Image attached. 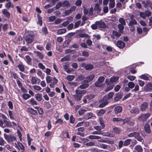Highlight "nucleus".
<instances>
[{
  "label": "nucleus",
  "mask_w": 152,
  "mask_h": 152,
  "mask_svg": "<svg viewBox=\"0 0 152 152\" xmlns=\"http://www.w3.org/2000/svg\"><path fill=\"white\" fill-rule=\"evenodd\" d=\"M119 77H111L110 80L108 79H106L105 81V83L107 85H110L105 89L106 92H107L112 89L114 86V85L112 84L113 83L117 82L119 79Z\"/></svg>",
  "instance_id": "1"
},
{
  "label": "nucleus",
  "mask_w": 152,
  "mask_h": 152,
  "mask_svg": "<svg viewBox=\"0 0 152 152\" xmlns=\"http://www.w3.org/2000/svg\"><path fill=\"white\" fill-rule=\"evenodd\" d=\"M86 92L85 90H77L75 91V94L73 95V97L76 100L79 101L82 97V94L85 93Z\"/></svg>",
  "instance_id": "2"
},
{
  "label": "nucleus",
  "mask_w": 152,
  "mask_h": 152,
  "mask_svg": "<svg viewBox=\"0 0 152 152\" xmlns=\"http://www.w3.org/2000/svg\"><path fill=\"white\" fill-rule=\"evenodd\" d=\"M4 137L5 139L8 142H12L16 140V137L13 135H7L4 134Z\"/></svg>",
  "instance_id": "3"
},
{
  "label": "nucleus",
  "mask_w": 152,
  "mask_h": 152,
  "mask_svg": "<svg viewBox=\"0 0 152 152\" xmlns=\"http://www.w3.org/2000/svg\"><path fill=\"white\" fill-rule=\"evenodd\" d=\"M150 114L149 113H146L140 115L138 118V119L139 121H145L149 117Z\"/></svg>",
  "instance_id": "4"
},
{
  "label": "nucleus",
  "mask_w": 152,
  "mask_h": 152,
  "mask_svg": "<svg viewBox=\"0 0 152 152\" xmlns=\"http://www.w3.org/2000/svg\"><path fill=\"white\" fill-rule=\"evenodd\" d=\"M34 35H28L26 37V41L28 43H31L34 40Z\"/></svg>",
  "instance_id": "5"
},
{
  "label": "nucleus",
  "mask_w": 152,
  "mask_h": 152,
  "mask_svg": "<svg viewBox=\"0 0 152 152\" xmlns=\"http://www.w3.org/2000/svg\"><path fill=\"white\" fill-rule=\"evenodd\" d=\"M107 101L104 100V98L103 99H101L99 102L101 104L99 105V107L100 108H102L105 106L107 104L108 102Z\"/></svg>",
  "instance_id": "6"
},
{
  "label": "nucleus",
  "mask_w": 152,
  "mask_h": 152,
  "mask_svg": "<svg viewBox=\"0 0 152 152\" xmlns=\"http://www.w3.org/2000/svg\"><path fill=\"white\" fill-rule=\"evenodd\" d=\"M148 104L146 102H144L141 104L140 107V110L142 111H145L147 109Z\"/></svg>",
  "instance_id": "7"
},
{
  "label": "nucleus",
  "mask_w": 152,
  "mask_h": 152,
  "mask_svg": "<svg viewBox=\"0 0 152 152\" xmlns=\"http://www.w3.org/2000/svg\"><path fill=\"white\" fill-rule=\"evenodd\" d=\"M96 24L99 28H104L106 27L105 23L102 21H96Z\"/></svg>",
  "instance_id": "8"
},
{
  "label": "nucleus",
  "mask_w": 152,
  "mask_h": 152,
  "mask_svg": "<svg viewBox=\"0 0 152 152\" xmlns=\"http://www.w3.org/2000/svg\"><path fill=\"white\" fill-rule=\"evenodd\" d=\"M114 93L112 92H110L107 95H105L104 97V100L108 101L113 98Z\"/></svg>",
  "instance_id": "9"
},
{
  "label": "nucleus",
  "mask_w": 152,
  "mask_h": 152,
  "mask_svg": "<svg viewBox=\"0 0 152 152\" xmlns=\"http://www.w3.org/2000/svg\"><path fill=\"white\" fill-rule=\"evenodd\" d=\"M15 147L18 149L20 150L21 149L22 150H24V147L23 144L19 142H18L17 143H15Z\"/></svg>",
  "instance_id": "10"
},
{
  "label": "nucleus",
  "mask_w": 152,
  "mask_h": 152,
  "mask_svg": "<svg viewBox=\"0 0 152 152\" xmlns=\"http://www.w3.org/2000/svg\"><path fill=\"white\" fill-rule=\"evenodd\" d=\"M145 90L148 91H152V84L148 83L146 84L145 86Z\"/></svg>",
  "instance_id": "11"
},
{
  "label": "nucleus",
  "mask_w": 152,
  "mask_h": 152,
  "mask_svg": "<svg viewBox=\"0 0 152 152\" xmlns=\"http://www.w3.org/2000/svg\"><path fill=\"white\" fill-rule=\"evenodd\" d=\"M34 53L37 54V56L39 59H42L44 58L43 55L40 52L38 51H34Z\"/></svg>",
  "instance_id": "12"
},
{
  "label": "nucleus",
  "mask_w": 152,
  "mask_h": 152,
  "mask_svg": "<svg viewBox=\"0 0 152 152\" xmlns=\"http://www.w3.org/2000/svg\"><path fill=\"white\" fill-rule=\"evenodd\" d=\"M144 130L147 133L149 134L151 132L150 126L148 124H146L144 126Z\"/></svg>",
  "instance_id": "13"
},
{
  "label": "nucleus",
  "mask_w": 152,
  "mask_h": 152,
  "mask_svg": "<svg viewBox=\"0 0 152 152\" xmlns=\"http://www.w3.org/2000/svg\"><path fill=\"white\" fill-rule=\"evenodd\" d=\"M2 14L7 18H9L10 16V14L9 12L6 9L2 10Z\"/></svg>",
  "instance_id": "14"
},
{
  "label": "nucleus",
  "mask_w": 152,
  "mask_h": 152,
  "mask_svg": "<svg viewBox=\"0 0 152 152\" xmlns=\"http://www.w3.org/2000/svg\"><path fill=\"white\" fill-rule=\"evenodd\" d=\"M118 47L120 48H122L125 46V44L121 41H118L117 43Z\"/></svg>",
  "instance_id": "15"
},
{
  "label": "nucleus",
  "mask_w": 152,
  "mask_h": 152,
  "mask_svg": "<svg viewBox=\"0 0 152 152\" xmlns=\"http://www.w3.org/2000/svg\"><path fill=\"white\" fill-rule=\"evenodd\" d=\"M94 77V75H91L89 76H88L86 78V80H85L87 83L90 82L93 80Z\"/></svg>",
  "instance_id": "16"
},
{
  "label": "nucleus",
  "mask_w": 152,
  "mask_h": 152,
  "mask_svg": "<svg viewBox=\"0 0 152 152\" xmlns=\"http://www.w3.org/2000/svg\"><path fill=\"white\" fill-rule=\"evenodd\" d=\"M114 110L115 113H119L122 111V108L121 106H118L115 107Z\"/></svg>",
  "instance_id": "17"
},
{
  "label": "nucleus",
  "mask_w": 152,
  "mask_h": 152,
  "mask_svg": "<svg viewBox=\"0 0 152 152\" xmlns=\"http://www.w3.org/2000/svg\"><path fill=\"white\" fill-rule=\"evenodd\" d=\"M52 80L53 82L50 84V86L51 87L54 88V85L57 83L58 80L55 77H54L53 78Z\"/></svg>",
  "instance_id": "18"
},
{
  "label": "nucleus",
  "mask_w": 152,
  "mask_h": 152,
  "mask_svg": "<svg viewBox=\"0 0 152 152\" xmlns=\"http://www.w3.org/2000/svg\"><path fill=\"white\" fill-rule=\"evenodd\" d=\"M134 150L138 152H142L143 149L141 146L139 145H137L134 148Z\"/></svg>",
  "instance_id": "19"
},
{
  "label": "nucleus",
  "mask_w": 152,
  "mask_h": 152,
  "mask_svg": "<svg viewBox=\"0 0 152 152\" xmlns=\"http://www.w3.org/2000/svg\"><path fill=\"white\" fill-rule=\"evenodd\" d=\"M37 75L42 80L44 78V74L40 70H38L37 72Z\"/></svg>",
  "instance_id": "20"
},
{
  "label": "nucleus",
  "mask_w": 152,
  "mask_h": 152,
  "mask_svg": "<svg viewBox=\"0 0 152 152\" xmlns=\"http://www.w3.org/2000/svg\"><path fill=\"white\" fill-rule=\"evenodd\" d=\"M88 138L91 140H98L101 138V137L98 136L90 135L88 137Z\"/></svg>",
  "instance_id": "21"
},
{
  "label": "nucleus",
  "mask_w": 152,
  "mask_h": 152,
  "mask_svg": "<svg viewBox=\"0 0 152 152\" xmlns=\"http://www.w3.org/2000/svg\"><path fill=\"white\" fill-rule=\"evenodd\" d=\"M122 95L120 94L117 93L116 94L115 96V101L117 102L120 100L122 98Z\"/></svg>",
  "instance_id": "22"
},
{
  "label": "nucleus",
  "mask_w": 152,
  "mask_h": 152,
  "mask_svg": "<svg viewBox=\"0 0 152 152\" xmlns=\"http://www.w3.org/2000/svg\"><path fill=\"white\" fill-rule=\"evenodd\" d=\"M63 67L65 71L68 74H70L72 71V69H70L69 67L66 65H64Z\"/></svg>",
  "instance_id": "23"
},
{
  "label": "nucleus",
  "mask_w": 152,
  "mask_h": 152,
  "mask_svg": "<svg viewBox=\"0 0 152 152\" xmlns=\"http://www.w3.org/2000/svg\"><path fill=\"white\" fill-rule=\"evenodd\" d=\"M130 112L132 113H138L139 112V110L136 107H133L130 111Z\"/></svg>",
  "instance_id": "24"
},
{
  "label": "nucleus",
  "mask_w": 152,
  "mask_h": 152,
  "mask_svg": "<svg viewBox=\"0 0 152 152\" xmlns=\"http://www.w3.org/2000/svg\"><path fill=\"white\" fill-rule=\"evenodd\" d=\"M94 116V115L92 113H88L84 116V118L86 119H89Z\"/></svg>",
  "instance_id": "25"
},
{
  "label": "nucleus",
  "mask_w": 152,
  "mask_h": 152,
  "mask_svg": "<svg viewBox=\"0 0 152 152\" xmlns=\"http://www.w3.org/2000/svg\"><path fill=\"white\" fill-rule=\"evenodd\" d=\"M85 81V80L83 81L82 82V84L80 85L79 87L81 89H85L87 88L89 86V84L87 83H84V82Z\"/></svg>",
  "instance_id": "26"
},
{
  "label": "nucleus",
  "mask_w": 152,
  "mask_h": 152,
  "mask_svg": "<svg viewBox=\"0 0 152 152\" xmlns=\"http://www.w3.org/2000/svg\"><path fill=\"white\" fill-rule=\"evenodd\" d=\"M35 98L38 101H40L42 99V94L40 93H37L35 95Z\"/></svg>",
  "instance_id": "27"
},
{
  "label": "nucleus",
  "mask_w": 152,
  "mask_h": 152,
  "mask_svg": "<svg viewBox=\"0 0 152 152\" xmlns=\"http://www.w3.org/2000/svg\"><path fill=\"white\" fill-rule=\"evenodd\" d=\"M5 6L6 8L8 9H9L11 7L12 8L14 7V6L12 4L11 2L9 1L7 3H6Z\"/></svg>",
  "instance_id": "28"
},
{
  "label": "nucleus",
  "mask_w": 152,
  "mask_h": 152,
  "mask_svg": "<svg viewBox=\"0 0 152 152\" xmlns=\"http://www.w3.org/2000/svg\"><path fill=\"white\" fill-rule=\"evenodd\" d=\"M115 5V0H110V3L109 4V8H113Z\"/></svg>",
  "instance_id": "29"
},
{
  "label": "nucleus",
  "mask_w": 152,
  "mask_h": 152,
  "mask_svg": "<svg viewBox=\"0 0 152 152\" xmlns=\"http://www.w3.org/2000/svg\"><path fill=\"white\" fill-rule=\"evenodd\" d=\"M113 121H121L124 124L125 123V119L122 120L121 118H115L113 119Z\"/></svg>",
  "instance_id": "30"
},
{
  "label": "nucleus",
  "mask_w": 152,
  "mask_h": 152,
  "mask_svg": "<svg viewBox=\"0 0 152 152\" xmlns=\"http://www.w3.org/2000/svg\"><path fill=\"white\" fill-rule=\"evenodd\" d=\"M79 37L81 38H89L90 36L87 34L85 33H80L79 34Z\"/></svg>",
  "instance_id": "31"
},
{
  "label": "nucleus",
  "mask_w": 152,
  "mask_h": 152,
  "mask_svg": "<svg viewBox=\"0 0 152 152\" xmlns=\"http://www.w3.org/2000/svg\"><path fill=\"white\" fill-rule=\"evenodd\" d=\"M28 111L32 114L36 115L37 113V111L31 108L28 109Z\"/></svg>",
  "instance_id": "32"
},
{
  "label": "nucleus",
  "mask_w": 152,
  "mask_h": 152,
  "mask_svg": "<svg viewBox=\"0 0 152 152\" xmlns=\"http://www.w3.org/2000/svg\"><path fill=\"white\" fill-rule=\"evenodd\" d=\"M37 78L35 77H32L31 79V81L32 84H37Z\"/></svg>",
  "instance_id": "33"
},
{
  "label": "nucleus",
  "mask_w": 152,
  "mask_h": 152,
  "mask_svg": "<svg viewBox=\"0 0 152 152\" xmlns=\"http://www.w3.org/2000/svg\"><path fill=\"white\" fill-rule=\"evenodd\" d=\"M18 67L19 70L21 72H23L24 70V67L22 63L19 64L18 65Z\"/></svg>",
  "instance_id": "34"
},
{
  "label": "nucleus",
  "mask_w": 152,
  "mask_h": 152,
  "mask_svg": "<svg viewBox=\"0 0 152 152\" xmlns=\"http://www.w3.org/2000/svg\"><path fill=\"white\" fill-rule=\"evenodd\" d=\"M66 29L65 28L61 29L59 30L57 33L58 34L61 35L66 33Z\"/></svg>",
  "instance_id": "35"
},
{
  "label": "nucleus",
  "mask_w": 152,
  "mask_h": 152,
  "mask_svg": "<svg viewBox=\"0 0 152 152\" xmlns=\"http://www.w3.org/2000/svg\"><path fill=\"white\" fill-rule=\"evenodd\" d=\"M25 57L27 64H31V58L28 56H26Z\"/></svg>",
  "instance_id": "36"
},
{
  "label": "nucleus",
  "mask_w": 152,
  "mask_h": 152,
  "mask_svg": "<svg viewBox=\"0 0 152 152\" xmlns=\"http://www.w3.org/2000/svg\"><path fill=\"white\" fill-rule=\"evenodd\" d=\"M135 84L132 82H130L128 84V87L131 89H132L135 86Z\"/></svg>",
  "instance_id": "37"
},
{
  "label": "nucleus",
  "mask_w": 152,
  "mask_h": 152,
  "mask_svg": "<svg viewBox=\"0 0 152 152\" xmlns=\"http://www.w3.org/2000/svg\"><path fill=\"white\" fill-rule=\"evenodd\" d=\"M30 97V95L28 94H23L22 95V97L23 99L25 100L27 99H28Z\"/></svg>",
  "instance_id": "38"
},
{
  "label": "nucleus",
  "mask_w": 152,
  "mask_h": 152,
  "mask_svg": "<svg viewBox=\"0 0 152 152\" xmlns=\"http://www.w3.org/2000/svg\"><path fill=\"white\" fill-rule=\"evenodd\" d=\"M94 66L91 64H88L85 66V68L86 69L90 70L93 69Z\"/></svg>",
  "instance_id": "39"
},
{
  "label": "nucleus",
  "mask_w": 152,
  "mask_h": 152,
  "mask_svg": "<svg viewBox=\"0 0 152 152\" xmlns=\"http://www.w3.org/2000/svg\"><path fill=\"white\" fill-rule=\"evenodd\" d=\"M137 24V22L135 19L133 20H130L129 23V25L130 26H133L134 25H136Z\"/></svg>",
  "instance_id": "40"
},
{
  "label": "nucleus",
  "mask_w": 152,
  "mask_h": 152,
  "mask_svg": "<svg viewBox=\"0 0 152 152\" xmlns=\"http://www.w3.org/2000/svg\"><path fill=\"white\" fill-rule=\"evenodd\" d=\"M4 122L7 126L11 127L12 126L11 122L10 121L4 120Z\"/></svg>",
  "instance_id": "41"
},
{
  "label": "nucleus",
  "mask_w": 152,
  "mask_h": 152,
  "mask_svg": "<svg viewBox=\"0 0 152 152\" xmlns=\"http://www.w3.org/2000/svg\"><path fill=\"white\" fill-rule=\"evenodd\" d=\"M100 124L101 125L102 128L104 129L105 127V124L103 120L101 118L99 119Z\"/></svg>",
  "instance_id": "42"
},
{
  "label": "nucleus",
  "mask_w": 152,
  "mask_h": 152,
  "mask_svg": "<svg viewBox=\"0 0 152 152\" xmlns=\"http://www.w3.org/2000/svg\"><path fill=\"white\" fill-rule=\"evenodd\" d=\"M70 58V56L69 55H67L64 57L62 58L61 59V61H67Z\"/></svg>",
  "instance_id": "43"
},
{
  "label": "nucleus",
  "mask_w": 152,
  "mask_h": 152,
  "mask_svg": "<svg viewBox=\"0 0 152 152\" xmlns=\"http://www.w3.org/2000/svg\"><path fill=\"white\" fill-rule=\"evenodd\" d=\"M86 145L88 146H93L95 145V142L91 141L86 143Z\"/></svg>",
  "instance_id": "44"
},
{
  "label": "nucleus",
  "mask_w": 152,
  "mask_h": 152,
  "mask_svg": "<svg viewBox=\"0 0 152 152\" xmlns=\"http://www.w3.org/2000/svg\"><path fill=\"white\" fill-rule=\"evenodd\" d=\"M27 140L28 142V145L30 146L31 145V142L32 140V139L30 137L29 134H28L27 135Z\"/></svg>",
  "instance_id": "45"
},
{
  "label": "nucleus",
  "mask_w": 152,
  "mask_h": 152,
  "mask_svg": "<svg viewBox=\"0 0 152 152\" xmlns=\"http://www.w3.org/2000/svg\"><path fill=\"white\" fill-rule=\"evenodd\" d=\"M75 76L73 75H69L66 77L67 80L69 81L72 80L74 78Z\"/></svg>",
  "instance_id": "46"
},
{
  "label": "nucleus",
  "mask_w": 152,
  "mask_h": 152,
  "mask_svg": "<svg viewBox=\"0 0 152 152\" xmlns=\"http://www.w3.org/2000/svg\"><path fill=\"white\" fill-rule=\"evenodd\" d=\"M94 10L97 12H99L100 10V9L99 7V4H95Z\"/></svg>",
  "instance_id": "47"
},
{
  "label": "nucleus",
  "mask_w": 152,
  "mask_h": 152,
  "mask_svg": "<svg viewBox=\"0 0 152 152\" xmlns=\"http://www.w3.org/2000/svg\"><path fill=\"white\" fill-rule=\"evenodd\" d=\"M33 87L34 90L37 91H39L42 89L41 87L38 85H34Z\"/></svg>",
  "instance_id": "48"
},
{
  "label": "nucleus",
  "mask_w": 152,
  "mask_h": 152,
  "mask_svg": "<svg viewBox=\"0 0 152 152\" xmlns=\"http://www.w3.org/2000/svg\"><path fill=\"white\" fill-rule=\"evenodd\" d=\"M47 83H50L53 80V78L49 76H47L46 77Z\"/></svg>",
  "instance_id": "49"
},
{
  "label": "nucleus",
  "mask_w": 152,
  "mask_h": 152,
  "mask_svg": "<svg viewBox=\"0 0 152 152\" xmlns=\"http://www.w3.org/2000/svg\"><path fill=\"white\" fill-rule=\"evenodd\" d=\"M8 26L7 24H4L2 26L3 30L4 31H7L8 29Z\"/></svg>",
  "instance_id": "50"
},
{
  "label": "nucleus",
  "mask_w": 152,
  "mask_h": 152,
  "mask_svg": "<svg viewBox=\"0 0 152 152\" xmlns=\"http://www.w3.org/2000/svg\"><path fill=\"white\" fill-rule=\"evenodd\" d=\"M105 112L104 109H102L100 110L98 113V115L99 116L102 115Z\"/></svg>",
  "instance_id": "51"
},
{
  "label": "nucleus",
  "mask_w": 152,
  "mask_h": 152,
  "mask_svg": "<svg viewBox=\"0 0 152 152\" xmlns=\"http://www.w3.org/2000/svg\"><path fill=\"white\" fill-rule=\"evenodd\" d=\"M139 86L138 84L136 85L134 88L132 90V92H136L139 91Z\"/></svg>",
  "instance_id": "52"
},
{
  "label": "nucleus",
  "mask_w": 152,
  "mask_h": 152,
  "mask_svg": "<svg viewBox=\"0 0 152 152\" xmlns=\"http://www.w3.org/2000/svg\"><path fill=\"white\" fill-rule=\"evenodd\" d=\"M131 141V140L130 139H127L124 141V145L126 146L130 144Z\"/></svg>",
  "instance_id": "53"
},
{
  "label": "nucleus",
  "mask_w": 152,
  "mask_h": 152,
  "mask_svg": "<svg viewBox=\"0 0 152 152\" xmlns=\"http://www.w3.org/2000/svg\"><path fill=\"white\" fill-rule=\"evenodd\" d=\"M139 78L144 79L145 80H149L148 77L145 75H142L139 77Z\"/></svg>",
  "instance_id": "54"
},
{
  "label": "nucleus",
  "mask_w": 152,
  "mask_h": 152,
  "mask_svg": "<svg viewBox=\"0 0 152 152\" xmlns=\"http://www.w3.org/2000/svg\"><path fill=\"white\" fill-rule=\"evenodd\" d=\"M10 117V118L11 120H13L14 119V115L12 114V111L11 110H9L8 111Z\"/></svg>",
  "instance_id": "55"
},
{
  "label": "nucleus",
  "mask_w": 152,
  "mask_h": 152,
  "mask_svg": "<svg viewBox=\"0 0 152 152\" xmlns=\"http://www.w3.org/2000/svg\"><path fill=\"white\" fill-rule=\"evenodd\" d=\"M6 142L3 139V138L0 136V145H4V144Z\"/></svg>",
  "instance_id": "56"
},
{
  "label": "nucleus",
  "mask_w": 152,
  "mask_h": 152,
  "mask_svg": "<svg viewBox=\"0 0 152 152\" xmlns=\"http://www.w3.org/2000/svg\"><path fill=\"white\" fill-rule=\"evenodd\" d=\"M62 6L63 7H68L69 6V2L67 1H64L62 3Z\"/></svg>",
  "instance_id": "57"
},
{
  "label": "nucleus",
  "mask_w": 152,
  "mask_h": 152,
  "mask_svg": "<svg viewBox=\"0 0 152 152\" xmlns=\"http://www.w3.org/2000/svg\"><path fill=\"white\" fill-rule=\"evenodd\" d=\"M29 101L30 102V104L32 105H37V102L33 99H31Z\"/></svg>",
  "instance_id": "58"
},
{
  "label": "nucleus",
  "mask_w": 152,
  "mask_h": 152,
  "mask_svg": "<svg viewBox=\"0 0 152 152\" xmlns=\"http://www.w3.org/2000/svg\"><path fill=\"white\" fill-rule=\"evenodd\" d=\"M119 22L121 24L125 25L126 24V22L124 19L122 18H120L119 19Z\"/></svg>",
  "instance_id": "59"
},
{
  "label": "nucleus",
  "mask_w": 152,
  "mask_h": 152,
  "mask_svg": "<svg viewBox=\"0 0 152 152\" xmlns=\"http://www.w3.org/2000/svg\"><path fill=\"white\" fill-rule=\"evenodd\" d=\"M94 97H95L94 95H93V94H90V95H86V98H88V101L89 100H90L91 99L94 98Z\"/></svg>",
  "instance_id": "60"
},
{
  "label": "nucleus",
  "mask_w": 152,
  "mask_h": 152,
  "mask_svg": "<svg viewBox=\"0 0 152 152\" xmlns=\"http://www.w3.org/2000/svg\"><path fill=\"white\" fill-rule=\"evenodd\" d=\"M136 77L133 75H129L127 77V78L131 81H133L134 80Z\"/></svg>",
  "instance_id": "61"
},
{
  "label": "nucleus",
  "mask_w": 152,
  "mask_h": 152,
  "mask_svg": "<svg viewBox=\"0 0 152 152\" xmlns=\"http://www.w3.org/2000/svg\"><path fill=\"white\" fill-rule=\"evenodd\" d=\"M113 34L117 37H119L121 36V34L119 32L115 31H114L113 32Z\"/></svg>",
  "instance_id": "62"
},
{
  "label": "nucleus",
  "mask_w": 152,
  "mask_h": 152,
  "mask_svg": "<svg viewBox=\"0 0 152 152\" xmlns=\"http://www.w3.org/2000/svg\"><path fill=\"white\" fill-rule=\"evenodd\" d=\"M36 48L38 50L40 51H42L44 49V47L40 45H37Z\"/></svg>",
  "instance_id": "63"
},
{
  "label": "nucleus",
  "mask_w": 152,
  "mask_h": 152,
  "mask_svg": "<svg viewBox=\"0 0 152 152\" xmlns=\"http://www.w3.org/2000/svg\"><path fill=\"white\" fill-rule=\"evenodd\" d=\"M38 67L41 69H44L45 68V66L42 63H39L38 64Z\"/></svg>",
  "instance_id": "64"
}]
</instances>
